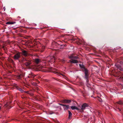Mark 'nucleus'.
Returning <instances> with one entry per match:
<instances>
[{
  "label": "nucleus",
  "mask_w": 123,
  "mask_h": 123,
  "mask_svg": "<svg viewBox=\"0 0 123 123\" xmlns=\"http://www.w3.org/2000/svg\"><path fill=\"white\" fill-rule=\"evenodd\" d=\"M88 105L86 103H84L82 105L81 109V112H83V110L85 109L86 107H88Z\"/></svg>",
  "instance_id": "f257e3e1"
},
{
  "label": "nucleus",
  "mask_w": 123,
  "mask_h": 123,
  "mask_svg": "<svg viewBox=\"0 0 123 123\" xmlns=\"http://www.w3.org/2000/svg\"><path fill=\"white\" fill-rule=\"evenodd\" d=\"M20 57V53H18L15 54L14 56V58L15 60H18Z\"/></svg>",
  "instance_id": "f03ea898"
},
{
  "label": "nucleus",
  "mask_w": 123,
  "mask_h": 123,
  "mask_svg": "<svg viewBox=\"0 0 123 123\" xmlns=\"http://www.w3.org/2000/svg\"><path fill=\"white\" fill-rule=\"evenodd\" d=\"M25 61H26L27 62L25 63V65L27 66H29L30 64L31 63L30 62L26 60L24 58L22 60V62H24Z\"/></svg>",
  "instance_id": "7ed1b4c3"
},
{
  "label": "nucleus",
  "mask_w": 123,
  "mask_h": 123,
  "mask_svg": "<svg viewBox=\"0 0 123 123\" xmlns=\"http://www.w3.org/2000/svg\"><path fill=\"white\" fill-rule=\"evenodd\" d=\"M85 78L87 79L88 75V71L85 69Z\"/></svg>",
  "instance_id": "20e7f679"
},
{
  "label": "nucleus",
  "mask_w": 123,
  "mask_h": 123,
  "mask_svg": "<svg viewBox=\"0 0 123 123\" xmlns=\"http://www.w3.org/2000/svg\"><path fill=\"white\" fill-rule=\"evenodd\" d=\"M63 106V108L65 110H67L69 108V106L68 105H65L62 104H60Z\"/></svg>",
  "instance_id": "39448f33"
},
{
  "label": "nucleus",
  "mask_w": 123,
  "mask_h": 123,
  "mask_svg": "<svg viewBox=\"0 0 123 123\" xmlns=\"http://www.w3.org/2000/svg\"><path fill=\"white\" fill-rule=\"evenodd\" d=\"M22 54L25 56H27L28 55V54L27 51L25 50H23L22 51Z\"/></svg>",
  "instance_id": "423d86ee"
},
{
  "label": "nucleus",
  "mask_w": 123,
  "mask_h": 123,
  "mask_svg": "<svg viewBox=\"0 0 123 123\" xmlns=\"http://www.w3.org/2000/svg\"><path fill=\"white\" fill-rule=\"evenodd\" d=\"M71 102V100H69L64 99L62 101V102L64 103H69Z\"/></svg>",
  "instance_id": "0eeeda50"
},
{
  "label": "nucleus",
  "mask_w": 123,
  "mask_h": 123,
  "mask_svg": "<svg viewBox=\"0 0 123 123\" xmlns=\"http://www.w3.org/2000/svg\"><path fill=\"white\" fill-rule=\"evenodd\" d=\"M71 63H77L78 62V61L72 59L70 61Z\"/></svg>",
  "instance_id": "6e6552de"
},
{
  "label": "nucleus",
  "mask_w": 123,
  "mask_h": 123,
  "mask_svg": "<svg viewBox=\"0 0 123 123\" xmlns=\"http://www.w3.org/2000/svg\"><path fill=\"white\" fill-rule=\"evenodd\" d=\"M71 108L72 110H74L76 109L77 110H79V109L77 108V107L75 106H72L71 107Z\"/></svg>",
  "instance_id": "1a4fd4ad"
},
{
  "label": "nucleus",
  "mask_w": 123,
  "mask_h": 123,
  "mask_svg": "<svg viewBox=\"0 0 123 123\" xmlns=\"http://www.w3.org/2000/svg\"><path fill=\"white\" fill-rule=\"evenodd\" d=\"M116 103L117 104L119 105H123V101L121 100H120L119 101L117 102Z\"/></svg>",
  "instance_id": "9d476101"
},
{
  "label": "nucleus",
  "mask_w": 123,
  "mask_h": 123,
  "mask_svg": "<svg viewBox=\"0 0 123 123\" xmlns=\"http://www.w3.org/2000/svg\"><path fill=\"white\" fill-rule=\"evenodd\" d=\"M116 66L118 69L119 70L121 71L123 70V68H121L119 65H116Z\"/></svg>",
  "instance_id": "9b49d317"
},
{
  "label": "nucleus",
  "mask_w": 123,
  "mask_h": 123,
  "mask_svg": "<svg viewBox=\"0 0 123 123\" xmlns=\"http://www.w3.org/2000/svg\"><path fill=\"white\" fill-rule=\"evenodd\" d=\"M35 61L36 63L38 64L40 62V60L39 59H35Z\"/></svg>",
  "instance_id": "f8f14e48"
},
{
  "label": "nucleus",
  "mask_w": 123,
  "mask_h": 123,
  "mask_svg": "<svg viewBox=\"0 0 123 123\" xmlns=\"http://www.w3.org/2000/svg\"><path fill=\"white\" fill-rule=\"evenodd\" d=\"M68 114H69V116L68 117L69 118H70L72 116V114L71 112L69 111H68Z\"/></svg>",
  "instance_id": "ddd939ff"
},
{
  "label": "nucleus",
  "mask_w": 123,
  "mask_h": 123,
  "mask_svg": "<svg viewBox=\"0 0 123 123\" xmlns=\"http://www.w3.org/2000/svg\"><path fill=\"white\" fill-rule=\"evenodd\" d=\"M68 57L69 59H71V60L74 59V56L73 55L69 56Z\"/></svg>",
  "instance_id": "4468645a"
},
{
  "label": "nucleus",
  "mask_w": 123,
  "mask_h": 123,
  "mask_svg": "<svg viewBox=\"0 0 123 123\" xmlns=\"http://www.w3.org/2000/svg\"><path fill=\"white\" fill-rule=\"evenodd\" d=\"M14 23L12 22H7L6 23V24H7L9 25V24H14Z\"/></svg>",
  "instance_id": "2eb2a0df"
},
{
  "label": "nucleus",
  "mask_w": 123,
  "mask_h": 123,
  "mask_svg": "<svg viewBox=\"0 0 123 123\" xmlns=\"http://www.w3.org/2000/svg\"><path fill=\"white\" fill-rule=\"evenodd\" d=\"M79 66L80 68H84V66L83 65H81V64H80Z\"/></svg>",
  "instance_id": "dca6fc26"
},
{
  "label": "nucleus",
  "mask_w": 123,
  "mask_h": 123,
  "mask_svg": "<svg viewBox=\"0 0 123 123\" xmlns=\"http://www.w3.org/2000/svg\"><path fill=\"white\" fill-rule=\"evenodd\" d=\"M78 58V57L77 56H74V59H77Z\"/></svg>",
  "instance_id": "f3484780"
},
{
  "label": "nucleus",
  "mask_w": 123,
  "mask_h": 123,
  "mask_svg": "<svg viewBox=\"0 0 123 123\" xmlns=\"http://www.w3.org/2000/svg\"><path fill=\"white\" fill-rule=\"evenodd\" d=\"M58 74L59 75H62L63 77H65V76L64 74H62L61 73H60Z\"/></svg>",
  "instance_id": "a211bd4d"
},
{
  "label": "nucleus",
  "mask_w": 123,
  "mask_h": 123,
  "mask_svg": "<svg viewBox=\"0 0 123 123\" xmlns=\"http://www.w3.org/2000/svg\"><path fill=\"white\" fill-rule=\"evenodd\" d=\"M121 74L120 73H119L117 75H116L118 77H119V76H120V75H121Z\"/></svg>",
  "instance_id": "6ab92c4d"
},
{
  "label": "nucleus",
  "mask_w": 123,
  "mask_h": 123,
  "mask_svg": "<svg viewBox=\"0 0 123 123\" xmlns=\"http://www.w3.org/2000/svg\"><path fill=\"white\" fill-rule=\"evenodd\" d=\"M19 90L21 92H23V91L21 89H19Z\"/></svg>",
  "instance_id": "aec40b11"
},
{
  "label": "nucleus",
  "mask_w": 123,
  "mask_h": 123,
  "mask_svg": "<svg viewBox=\"0 0 123 123\" xmlns=\"http://www.w3.org/2000/svg\"><path fill=\"white\" fill-rule=\"evenodd\" d=\"M119 110L120 111H123V110L122 109H119V108H118Z\"/></svg>",
  "instance_id": "412c9836"
},
{
  "label": "nucleus",
  "mask_w": 123,
  "mask_h": 123,
  "mask_svg": "<svg viewBox=\"0 0 123 123\" xmlns=\"http://www.w3.org/2000/svg\"><path fill=\"white\" fill-rule=\"evenodd\" d=\"M3 9L4 10V11H5V7H3Z\"/></svg>",
  "instance_id": "4be33fe9"
},
{
  "label": "nucleus",
  "mask_w": 123,
  "mask_h": 123,
  "mask_svg": "<svg viewBox=\"0 0 123 123\" xmlns=\"http://www.w3.org/2000/svg\"><path fill=\"white\" fill-rule=\"evenodd\" d=\"M56 72H55L54 71V74H56Z\"/></svg>",
  "instance_id": "5701e85b"
},
{
  "label": "nucleus",
  "mask_w": 123,
  "mask_h": 123,
  "mask_svg": "<svg viewBox=\"0 0 123 123\" xmlns=\"http://www.w3.org/2000/svg\"><path fill=\"white\" fill-rule=\"evenodd\" d=\"M0 108H1V107L0 106Z\"/></svg>",
  "instance_id": "b1692460"
},
{
  "label": "nucleus",
  "mask_w": 123,
  "mask_h": 123,
  "mask_svg": "<svg viewBox=\"0 0 123 123\" xmlns=\"http://www.w3.org/2000/svg\"><path fill=\"white\" fill-rule=\"evenodd\" d=\"M120 78H121V76L120 77Z\"/></svg>",
  "instance_id": "393cba45"
}]
</instances>
